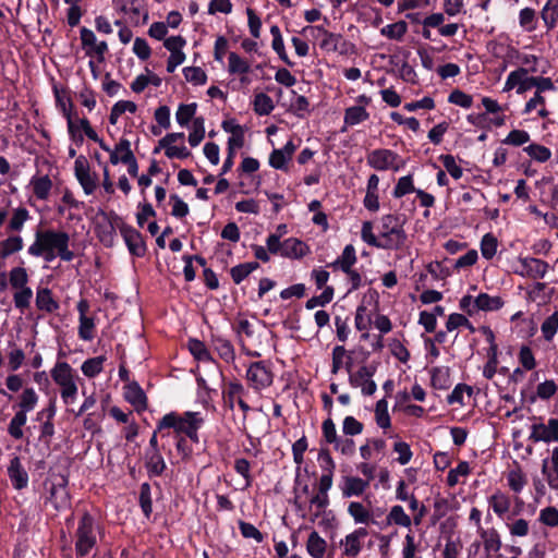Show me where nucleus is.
Here are the masks:
<instances>
[{
    "mask_svg": "<svg viewBox=\"0 0 558 558\" xmlns=\"http://www.w3.org/2000/svg\"><path fill=\"white\" fill-rule=\"evenodd\" d=\"M27 253L33 257H41L47 263L53 262L57 257L63 262H71L74 258V253L70 250V235L65 231L54 229L36 231Z\"/></svg>",
    "mask_w": 558,
    "mask_h": 558,
    "instance_id": "obj_1",
    "label": "nucleus"
},
{
    "mask_svg": "<svg viewBox=\"0 0 558 558\" xmlns=\"http://www.w3.org/2000/svg\"><path fill=\"white\" fill-rule=\"evenodd\" d=\"M204 416L199 412H184L179 415L174 412L168 413L159 421L157 430L173 428L178 434H185L192 441H198L197 430L204 423Z\"/></svg>",
    "mask_w": 558,
    "mask_h": 558,
    "instance_id": "obj_2",
    "label": "nucleus"
},
{
    "mask_svg": "<svg viewBox=\"0 0 558 558\" xmlns=\"http://www.w3.org/2000/svg\"><path fill=\"white\" fill-rule=\"evenodd\" d=\"M53 383L59 387L60 398L65 405L73 404L78 395V375L68 362H57L50 371Z\"/></svg>",
    "mask_w": 558,
    "mask_h": 558,
    "instance_id": "obj_3",
    "label": "nucleus"
},
{
    "mask_svg": "<svg viewBox=\"0 0 558 558\" xmlns=\"http://www.w3.org/2000/svg\"><path fill=\"white\" fill-rule=\"evenodd\" d=\"M379 239L384 250H400L405 244L407 233L398 216L381 217Z\"/></svg>",
    "mask_w": 558,
    "mask_h": 558,
    "instance_id": "obj_4",
    "label": "nucleus"
},
{
    "mask_svg": "<svg viewBox=\"0 0 558 558\" xmlns=\"http://www.w3.org/2000/svg\"><path fill=\"white\" fill-rule=\"evenodd\" d=\"M68 480L63 475L56 474L45 482L44 500L46 505H51L57 511L70 507V494L68 492Z\"/></svg>",
    "mask_w": 558,
    "mask_h": 558,
    "instance_id": "obj_5",
    "label": "nucleus"
},
{
    "mask_svg": "<svg viewBox=\"0 0 558 558\" xmlns=\"http://www.w3.org/2000/svg\"><path fill=\"white\" fill-rule=\"evenodd\" d=\"M96 524L89 513H84L78 521L75 532V553L77 557H85L96 546Z\"/></svg>",
    "mask_w": 558,
    "mask_h": 558,
    "instance_id": "obj_6",
    "label": "nucleus"
},
{
    "mask_svg": "<svg viewBox=\"0 0 558 558\" xmlns=\"http://www.w3.org/2000/svg\"><path fill=\"white\" fill-rule=\"evenodd\" d=\"M367 163L369 167L378 171L392 170L395 172L405 166L404 159H402L397 153L385 148L371 151L367 155Z\"/></svg>",
    "mask_w": 558,
    "mask_h": 558,
    "instance_id": "obj_7",
    "label": "nucleus"
},
{
    "mask_svg": "<svg viewBox=\"0 0 558 558\" xmlns=\"http://www.w3.org/2000/svg\"><path fill=\"white\" fill-rule=\"evenodd\" d=\"M245 377L255 391H262L270 387L274 381V374L264 361L251 363Z\"/></svg>",
    "mask_w": 558,
    "mask_h": 558,
    "instance_id": "obj_8",
    "label": "nucleus"
},
{
    "mask_svg": "<svg viewBox=\"0 0 558 558\" xmlns=\"http://www.w3.org/2000/svg\"><path fill=\"white\" fill-rule=\"evenodd\" d=\"M548 264L534 257H519L513 264L512 271L524 278L543 279L548 271Z\"/></svg>",
    "mask_w": 558,
    "mask_h": 558,
    "instance_id": "obj_9",
    "label": "nucleus"
},
{
    "mask_svg": "<svg viewBox=\"0 0 558 558\" xmlns=\"http://www.w3.org/2000/svg\"><path fill=\"white\" fill-rule=\"evenodd\" d=\"M74 175L86 195H92L98 186V178L90 171L89 162L83 155L74 161Z\"/></svg>",
    "mask_w": 558,
    "mask_h": 558,
    "instance_id": "obj_10",
    "label": "nucleus"
},
{
    "mask_svg": "<svg viewBox=\"0 0 558 558\" xmlns=\"http://www.w3.org/2000/svg\"><path fill=\"white\" fill-rule=\"evenodd\" d=\"M368 536L366 527H357L340 539L341 554L347 558H356L363 549L364 541Z\"/></svg>",
    "mask_w": 558,
    "mask_h": 558,
    "instance_id": "obj_11",
    "label": "nucleus"
},
{
    "mask_svg": "<svg viewBox=\"0 0 558 558\" xmlns=\"http://www.w3.org/2000/svg\"><path fill=\"white\" fill-rule=\"evenodd\" d=\"M245 392L246 390L244 386L238 380L226 384L222 390L225 403L231 410H233L234 405L238 404L242 410L244 417H246L247 413L251 411V407L243 399Z\"/></svg>",
    "mask_w": 558,
    "mask_h": 558,
    "instance_id": "obj_12",
    "label": "nucleus"
},
{
    "mask_svg": "<svg viewBox=\"0 0 558 558\" xmlns=\"http://www.w3.org/2000/svg\"><path fill=\"white\" fill-rule=\"evenodd\" d=\"M529 439L533 442H557L558 441V420L549 418L545 424L543 422L534 423L531 426Z\"/></svg>",
    "mask_w": 558,
    "mask_h": 558,
    "instance_id": "obj_13",
    "label": "nucleus"
},
{
    "mask_svg": "<svg viewBox=\"0 0 558 558\" xmlns=\"http://www.w3.org/2000/svg\"><path fill=\"white\" fill-rule=\"evenodd\" d=\"M53 182L48 174H35L31 178L27 190L31 191V197L36 201L46 202L50 197Z\"/></svg>",
    "mask_w": 558,
    "mask_h": 558,
    "instance_id": "obj_14",
    "label": "nucleus"
},
{
    "mask_svg": "<svg viewBox=\"0 0 558 558\" xmlns=\"http://www.w3.org/2000/svg\"><path fill=\"white\" fill-rule=\"evenodd\" d=\"M488 507L493 510V512L501 520H511L510 509H511V497L508 493L496 489L488 498H487Z\"/></svg>",
    "mask_w": 558,
    "mask_h": 558,
    "instance_id": "obj_15",
    "label": "nucleus"
},
{
    "mask_svg": "<svg viewBox=\"0 0 558 558\" xmlns=\"http://www.w3.org/2000/svg\"><path fill=\"white\" fill-rule=\"evenodd\" d=\"M532 82V76L529 75L527 69L519 68L508 74L502 90L508 93L515 89L518 94H524L531 89Z\"/></svg>",
    "mask_w": 558,
    "mask_h": 558,
    "instance_id": "obj_16",
    "label": "nucleus"
},
{
    "mask_svg": "<svg viewBox=\"0 0 558 558\" xmlns=\"http://www.w3.org/2000/svg\"><path fill=\"white\" fill-rule=\"evenodd\" d=\"M78 317V337L84 341H90L95 337V319L94 317L87 316L89 310V303L87 300L82 299L77 303Z\"/></svg>",
    "mask_w": 558,
    "mask_h": 558,
    "instance_id": "obj_17",
    "label": "nucleus"
},
{
    "mask_svg": "<svg viewBox=\"0 0 558 558\" xmlns=\"http://www.w3.org/2000/svg\"><path fill=\"white\" fill-rule=\"evenodd\" d=\"M80 37L83 48L87 54H96L99 60H104L105 54L108 51V45L106 41H98L93 31L82 27L80 31Z\"/></svg>",
    "mask_w": 558,
    "mask_h": 558,
    "instance_id": "obj_18",
    "label": "nucleus"
},
{
    "mask_svg": "<svg viewBox=\"0 0 558 558\" xmlns=\"http://www.w3.org/2000/svg\"><path fill=\"white\" fill-rule=\"evenodd\" d=\"M121 235L129 248V252L137 257H141L146 252V246L141 233L131 226L123 225L120 228Z\"/></svg>",
    "mask_w": 558,
    "mask_h": 558,
    "instance_id": "obj_19",
    "label": "nucleus"
},
{
    "mask_svg": "<svg viewBox=\"0 0 558 558\" xmlns=\"http://www.w3.org/2000/svg\"><path fill=\"white\" fill-rule=\"evenodd\" d=\"M73 123V133L68 131L69 136L72 142H74L77 146H81L84 142V135L89 140H97V132L90 125V122L87 118L75 119L72 117Z\"/></svg>",
    "mask_w": 558,
    "mask_h": 558,
    "instance_id": "obj_20",
    "label": "nucleus"
},
{
    "mask_svg": "<svg viewBox=\"0 0 558 558\" xmlns=\"http://www.w3.org/2000/svg\"><path fill=\"white\" fill-rule=\"evenodd\" d=\"M121 151V157L112 156L111 163L118 165L120 162L128 165V171L132 177H136L138 172V165L134 157V154L131 149V143L126 138L120 140V147L119 149Z\"/></svg>",
    "mask_w": 558,
    "mask_h": 558,
    "instance_id": "obj_21",
    "label": "nucleus"
},
{
    "mask_svg": "<svg viewBox=\"0 0 558 558\" xmlns=\"http://www.w3.org/2000/svg\"><path fill=\"white\" fill-rule=\"evenodd\" d=\"M54 98L57 108L61 111L62 116L66 120L68 131L73 133V123L72 117L73 114V102L68 95V93L63 89H59L57 86L53 87Z\"/></svg>",
    "mask_w": 558,
    "mask_h": 558,
    "instance_id": "obj_22",
    "label": "nucleus"
},
{
    "mask_svg": "<svg viewBox=\"0 0 558 558\" xmlns=\"http://www.w3.org/2000/svg\"><path fill=\"white\" fill-rule=\"evenodd\" d=\"M302 33H311L313 35L315 33L322 34L323 40L320 41V48L326 51H337L338 45L342 39V36L340 34L330 33L323 26H306L302 29Z\"/></svg>",
    "mask_w": 558,
    "mask_h": 558,
    "instance_id": "obj_23",
    "label": "nucleus"
},
{
    "mask_svg": "<svg viewBox=\"0 0 558 558\" xmlns=\"http://www.w3.org/2000/svg\"><path fill=\"white\" fill-rule=\"evenodd\" d=\"M8 475L13 487L17 490L25 488L28 484L27 472L24 470L19 457L11 459L8 466Z\"/></svg>",
    "mask_w": 558,
    "mask_h": 558,
    "instance_id": "obj_24",
    "label": "nucleus"
},
{
    "mask_svg": "<svg viewBox=\"0 0 558 558\" xmlns=\"http://www.w3.org/2000/svg\"><path fill=\"white\" fill-rule=\"evenodd\" d=\"M124 398L138 412L147 408L145 392L137 383H130L124 387Z\"/></svg>",
    "mask_w": 558,
    "mask_h": 558,
    "instance_id": "obj_25",
    "label": "nucleus"
},
{
    "mask_svg": "<svg viewBox=\"0 0 558 558\" xmlns=\"http://www.w3.org/2000/svg\"><path fill=\"white\" fill-rule=\"evenodd\" d=\"M310 247L296 238H289L283 241L281 256L291 259L302 258L307 255Z\"/></svg>",
    "mask_w": 558,
    "mask_h": 558,
    "instance_id": "obj_26",
    "label": "nucleus"
},
{
    "mask_svg": "<svg viewBox=\"0 0 558 558\" xmlns=\"http://www.w3.org/2000/svg\"><path fill=\"white\" fill-rule=\"evenodd\" d=\"M348 513L353 519L355 524H375L372 510L359 501H352L348 506Z\"/></svg>",
    "mask_w": 558,
    "mask_h": 558,
    "instance_id": "obj_27",
    "label": "nucleus"
},
{
    "mask_svg": "<svg viewBox=\"0 0 558 558\" xmlns=\"http://www.w3.org/2000/svg\"><path fill=\"white\" fill-rule=\"evenodd\" d=\"M352 366V353L348 352L343 345H336L332 349L331 373L337 374L342 367H344L347 372L350 373Z\"/></svg>",
    "mask_w": 558,
    "mask_h": 558,
    "instance_id": "obj_28",
    "label": "nucleus"
},
{
    "mask_svg": "<svg viewBox=\"0 0 558 558\" xmlns=\"http://www.w3.org/2000/svg\"><path fill=\"white\" fill-rule=\"evenodd\" d=\"M368 487V481L356 476H345L341 486L342 496L350 498L361 496Z\"/></svg>",
    "mask_w": 558,
    "mask_h": 558,
    "instance_id": "obj_29",
    "label": "nucleus"
},
{
    "mask_svg": "<svg viewBox=\"0 0 558 558\" xmlns=\"http://www.w3.org/2000/svg\"><path fill=\"white\" fill-rule=\"evenodd\" d=\"M357 257L355 248L352 244L344 246L341 255L333 260L329 266L335 270L349 271L356 264Z\"/></svg>",
    "mask_w": 558,
    "mask_h": 558,
    "instance_id": "obj_30",
    "label": "nucleus"
},
{
    "mask_svg": "<svg viewBox=\"0 0 558 558\" xmlns=\"http://www.w3.org/2000/svg\"><path fill=\"white\" fill-rule=\"evenodd\" d=\"M477 533L483 541V545H484L486 553H488V554L489 553H498L500 550L501 538L496 529L480 527V532H477Z\"/></svg>",
    "mask_w": 558,
    "mask_h": 558,
    "instance_id": "obj_31",
    "label": "nucleus"
},
{
    "mask_svg": "<svg viewBox=\"0 0 558 558\" xmlns=\"http://www.w3.org/2000/svg\"><path fill=\"white\" fill-rule=\"evenodd\" d=\"M506 480L509 489L514 494L522 493L527 483L525 473L519 466L508 471L506 474Z\"/></svg>",
    "mask_w": 558,
    "mask_h": 558,
    "instance_id": "obj_32",
    "label": "nucleus"
},
{
    "mask_svg": "<svg viewBox=\"0 0 558 558\" xmlns=\"http://www.w3.org/2000/svg\"><path fill=\"white\" fill-rule=\"evenodd\" d=\"M327 548L326 541L316 532L312 531L306 542V550L313 558H323Z\"/></svg>",
    "mask_w": 558,
    "mask_h": 558,
    "instance_id": "obj_33",
    "label": "nucleus"
},
{
    "mask_svg": "<svg viewBox=\"0 0 558 558\" xmlns=\"http://www.w3.org/2000/svg\"><path fill=\"white\" fill-rule=\"evenodd\" d=\"M504 306V300L498 295H489L487 293H480L475 298V307L477 311H498Z\"/></svg>",
    "mask_w": 558,
    "mask_h": 558,
    "instance_id": "obj_34",
    "label": "nucleus"
},
{
    "mask_svg": "<svg viewBox=\"0 0 558 558\" xmlns=\"http://www.w3.org/2000/svg\"><path fill=\"white\" fill-rule=\"evenodd\" d=\"M251 65L246 59L236 52H230L228 56V72L231 75L248 74Z\"/></svg>",
    "mask_w": 558,
    "mask_h": 558,
    "instance_id": "obj_35",
    "label": "nucleus"
},
{
    "mask_svg": "<svg viewBox=\"0 0 558 558\" xmlns=\"http://www.w3.org/2000/svg\"><path fill=\"white\" fill-rule=\"evenodd\" d=\"M24 246L22 236L10 235L5 240L0 242V257L2 259L20 252Z\"/></svg>",
    "mask_w": 558,
    "mask_h": 558,
    "instance_id": "obj_36",
    "label": "nucleus"
},
{
    "mask_svg": "<svg viewBox=\"0 0 558 558\" xmlns=\"http://www.w3.org/2000/svg\"><path fill=\"white\" fill-rule=\"evenodd\" d=\"M430 381L434 388L436 389H448L450 381V369L446 366L434 367L430 371Z\"/></svg>",
    "mask_w": 558,
    "mask_h": 558,
    "instance_id": "obj_37",
    "label": "nucleus"
},
{
    "mask_svg": "<svg viewBox=\"0 0 558 558\" xmlns=\"http://www.w3.org/2000/svg\"><path fill=\"white\" fill-rule=\"evenodd\" d=\"M146 468L151 476H159L166 469V462L159 450L148 451L146 453Z\"/></svg>",
    "mask_w": 558,
    "mask_h": 558,
    "instance_id": "obj_38",
    "label": "nucleus"
},
{
    "mask_svg": "<svg viewBox=\"0 0 558 558\" xmlns=\"http://www.w3.org/2000/svg\"><path fill=\"white\" fill-rule=\"evenodd\" d=\"M270 34H271V37H272V41H271L272 49L277 52L279 58L287 65L292 66L293 63L290 61V59H289V57L287 54V51H286V48H284L283 38H282V35H281L279 26L272 25L270 27Z\"/></svg>",
    "mask_w": 558,
    "mask_h": 558,
    "instance_id": "obj_39",
    "label": "nucleus"
},
{
    "mask_svg": "<svg viewBox=\"0 0 558 558\" xmlns=\"http://www.w3.org/2000/svg\"><path fill=\"white\" fill-rule=\"evenodd\" d=\"M36 305L38 310L47 313H52L59 308L58 302L53 300L51 291L47 288L37 291Z\"/></svg>",
    "mask_w": 558,
    "mask_h": 558,
    "instance_id": "obj_40",
    "label": "nucleus"
},
{
    "mask_svg": "<svg viewBox=\"0 0 558 558\" xmlns=\"http://www.w3.org/2000/svg\"><path fill=\"white\" fill-rule=\"evenodd\" d=\"M373 323L372 314L367 310L365 305H359L355 312L354 324L355 328L360 331H365L362 338L366 339L368 337V329Z\"/></svg>",
    "mask_w": 558,
    "mask_h": 558,
    "instance_id": "obj_41",
    "label": "nucleus"
},
{
    "mask_svg": "<svg viewBox=\"0 0 558 558\" xmlns=\"http://www.w3.org/2000/svg\"><path fill=\"white\" fill-rule=\"evenodd\" d=\"M31 218L29 211L25 207H16L12 210L11 218L8 223V230L20 232L23 230L25 222Z\"/></svg>",
    "mask_w": 558,
    "mask_h": 558,
    "instance_id": "obj_42",
    "label": "nucleus"
},
{
    "mask_svg": "<svg viewBox=\"0 0 558 558\" xmlns=\"http://www.w3.org/2000/svg\"><path fill=\"white\" fill-rule=\"evenodd\" d=\"M369 118V113L363 106H352L344 111V123L353 126L366 121Z\"/></svg>",
    "mask_w": 558,
    "mask_h": 558,
    "instance_id": "obj_43",
    "label": "nucleus"
},
{
    "mask_svg": "<svg viewBox=\"0 0 558 558\" xmlns=\"http://www.w3.org/2000/svg\"><path fill=\"white\" fill-rule=\"evenodd\" d=\"M387 523L396 524L402 527H410L412 524V519L409 514L405 513L404 509L399 506H392L387 514Z\"/></svg>",
    "mask_w": 558,
    "mask_h": 558,
    "instance_id": "obj_44",
    "label": "nucleus"
},
{
    "mask_svg": "<svg viewBox=\"0 0 558 558\" xmlns=\"http://www.w3.org/2000/svg\"><path fill=\"white\" fill-rule=\"evenodd\" d=\"M213 344L219 356L225 360L226 362H233L235 359V352L232 343L222 338V337H215L213 339Z\"/></svg>",
    "mask_w": 558,
    "mask_h": 558,
    "instance_id": "obj_45",
    "label": "nucleus"
},
{
    "mask_svg": "<svg viewBox=\"0 0 558 558\" xmlns=\"http://www.w3.org/2000/svg\"><path fill=\"white\" fill-rule=\"evenodd\" d=\"M258 267L259 265L257 262L239 264L230 269V275L233 282L239 284Z\"/></svg>",
    "mask_w": 558,
    "mask_h": 558,
    "instance_id": "obj_46",
    "label": "nucleus"
},
{
    "mask_svg": "<svg viewBox=\"0 0 558 558\" xmlns=\"http://www.w3.org/2000/svg\"><path fill=\"white\" fill-rule=\"evenodd\" d=\"M105 362L106 357L102 355L87 359L83 362L81 371L86 377L94 378L102 372Z\"/></svg>",
    "mask_w": 558,
    "mask_h": 558,
    "instance_id": "obj_47",
    "label": "nucleus"
},
{
    "mask_svg": "<svg viewBox=\"0 0 558 558\" xmlns=\"http://www.w3.org/2000/svg\"><path fill=\"white\" fill-rule=\"evenodd\" d=\"M375 421L381 429H388L391 426V420L388 412V402L386 399H380L375 405Z\"/></svg>",
    "mask_w": 558,
    "mask_h": 558,
    "instance_id": "obj_48",
    "label": "nucleus"
},
{
    "mask_svg": "<svg viewBox=\"0 0 558 558\" xmlns=\"http://www.w3.org/2000/svg\"><path fill=\"white\" fill-rule=\"evenodd\" d=\"M542 19L548 29H553L558 22V0H548L542 10Z\"/></svg>",
    "mask_w": 558,
    "mask_h": 558,
    "instance_id": "obj_49",
    "label": "nucleus"
},
{
    "mask_svg": "<svg viewBox=\"0 0 558 558\" xmlns=\"http://www.w3.org/2000/svg\"><path fill=\"white\" fill-rule=\"evenodd\" d=\"M275 108L271 97L265 93H258L254 97L253 109L258 116H268Z\"/></svg>",
    "mask_w": 558,
    "mask_h": 558,
    "instance_id": "obj_50",
    "label": "nucleus"
},
{
    "mask_svg": "<svg viewBox=\"0 0 558 558\" xmlns=\"http://www.w3.org/2000/svg\"><path fill=\"white\" fill-rule=\"evenodd\" d=\"M38 402V395L33 388H26L20 398L19 408L20 410L17 412H23L25 415L27 412H31L35 409L36 404Z\"/></svg>",
    "mask_w": 558,
    "mask_h": 558,
    "instance_id": "obj_51",
    "label": "nucleus"
},
{
    "mask_svg": "<svg viewBox=\"0 0 558 558\" xmlns=\"http://www.w3.org/2000/svg\"><path fill=\"white\" fill-rule=\"evenodd\" d=\"M408 25L403 21L388 24L380 29V34L389 39L400 40L405 35Z\"/></svg>",
    "mask_w": 558,
    "mask_h": 558,
    "instance_id": "obj_52",
    "label": "nucleus"
},
{
    "mask_svg": "<svg viewBox=\"0 0 558 558\" xmlns=\"http://www.w3.org/2000/svg\"><path fill=\"white\" fill-rule=\"evenodd\" d=\"M471 473V468L469 462L461 461L454 469H451L447 476V485L449 487H454L461 477H466Z\"/></svg>",
    "mask_w": 558,
    "mask_h": 558,
    "instance_id": "obj_53",
    "label": "nucleus"
},
{
    "mask_svg": "<svg viewBox=\"0 0 558 558\" xmlns=\"http://www.w3.org/2000/svg\"><path fill=\"white\" fill-rule=\"evenodd\" d=\"M533 111H536L539 118H546L548 116V111L545 106V98L538 93H535L534 96L525 104L524 113H532Z\"/></svg>",
    "mask_w": 558,
    "mask_h": 558,
    "instance_id": "obj_54",
    "label": "nucleus"
},
{
    "mask_svg": "<svg viewBox=\"0 0 558 558\" xmlns=\"http://www.w3.org/2000/svg\"><path fill=\"white\" fill-rule=\"evenodd\" d=\"M183 75L189 83L195 86L204 85L207 82V74L199 66H185L183 69Z\"/></svg>",
    "mask_w": 558,
    "mask_h": 558,
    "instance_id": "obj_55",
    "label": "nucleus"
},
{
    "mask_svg": "<svg viewBox=\"0 0 558 558\" xmlns=\"http://www.w3.org/2000/svg\"><path fill=\"white\" fill-rule=\"evenodd\" d=\"M26 421L27 415L23 412H16L8 426L9 435L14 439H21L24 435L23 426L26 424Z\"/></svg>",
    "mask_w": 558,
    "mask_h": 558,
    "instance_id": "obj_56",
    "label": "nucleus"
},
{
    "mask_svg": "<svg viewBox=\"0 0 558 558\" xmlns=\"http://www.w3.org/2000/svg\"><path fill=\"white\" fill-rule=\"evenodd\" d=\"M9 282L10 286L15 289H23L27 287L28 275L25 268L23 267H14L9 272Z\"/></svg>",
    "mask_w": 558,
    "mask_h": 558,
    "instance_id": "obj_57",
    "label": "nucleus"
},
{
    "mask_svg": "<svg viewBox=\"0 0 558 558\" xmlns=\"http://www.w3.org/2000/svg\"><path fill=\"white\" fill-rule=\"evenodd\" d=\"M506 526L513 537H525L530 532V523L523 518L515 519L513 521L506 520Z\"/></svg>",
    "mask_w": 558,
    "mask_h": 558,
    "instance_id": "obj_58",
    "label": "nucleus"
},
{
    "mask_svg": "<svg viewBox=\"0 0 558 558\" xmlns=\"http://www.w3.org/2000/svg\"><path fill=\"white\" fill-rule=\"evenodd\" d=\"M329 505V497L328 494H322L317 493L315 494L311 500H310V511L313 514L314 518H312V521H314L316 518H318L326 507Z\"/></svg>",
    "mask_w": 558,
    "mask_h": 558,
    "instance_id": "obj_59",
    "label": "nucleus"
},
{
    "mask_svg": "<svg viewBox=\"0 0 558 558\" xmlns=\"http://www.w3.org/2000/svg\"><path fill=\"white\" fill-rule=\"evenodd\" d=\"M498 248L497 238L492 233H486L481 240V253L486 259H492Z\"/></svg>",
    "mask_w": 558,
    "mask_h": 558,
    "instance_id": "obj_60",
    "label": "nucleus"
},
{
    "mask_svg": "<svg viewBox=\"0 0 558 558\" xmlns=\"http://www.w3.org/2000/svg\"><path fill=\"white\" fill-rule=\"evenodd\" d=\"M541 472L548 487L550 489L558 490V469L554 465L549 466L548 459H544L542 461Z\"/></svg>",
    "mask_w": 558,
    "mask_h": 558,
    "instance_id": "obj_61",
    "label": "nucleus"
},
{
    "mask_svg": "<svg viewBox=\"0 0 558 558\" xmlns=\"http://www.w3.org/2000/svg\"><path fill=\"white\" fill-rule=\"evenodd\" d=\"M417 191L413 184V178L411 174L399 178L395 189L393 196L396 198L403 197L404 195Z\"/></svg>",
    "mask_w": 558,
    "mask_h": 558,
    "instance_id": "obj_62",
    "label": "nucleus"
},
{
    "mask_svg": "<svg viewBox=\"0 0 558 558\" xmlns=\"http://www.w3.org/2000/svg\"><path fill=\"white\" fill-rule=\"evenodd\" d=\"M538 521L549 527L558 526V509L554 506L543 508L538 514Z\"/></svg>",
    "mask_w": 558,
    "mask_h": 558,
    "instance_id": "obj_63",
    "label": "nucleus"
},
{
    "mask_svg": "<svg viewBox=\"0 0 558 558\" xmlns=\"http://www.w3.org/2000/svg\"><path fill=\"white\" fill-rule=\"evenodd\" d=\"M541 330L545 340H553L558 330V312H555L543 322Z\"/></svg>",
    "mask_w": 558,
    "mask_h": 558,
    "instance_id": "obj_64",
    "label": "nucleus"
}]
</instances>
